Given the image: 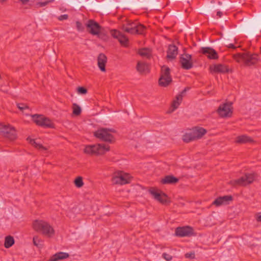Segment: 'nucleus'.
<instances>
[{
	"mask_svg": "<svg viewBox=\"0 0 261 261\" xmlns=\"http://www.w3.org/2000/svg\"><path fill=\"white\" fill-rule=\"evenodd\" d=\"M261 29V19L254 18L243 22L241 27V32L249 37H254Z\"/></svg>",
	"mask_w": 261,
	"mask_h": 261,
	"instance_id": "f257e3e1",
	"label": "nucleus"
},
{
	"mask_svg": "<svg viewBox=\"0 0 261 261\" xmlns=\"http://www.w3.org/2000/svg\"><path fill=\"white\" fill-rule=\"evenodd\" d=\"M33 229L47 237H51L55 234V230L48 222L41 219H36L32 222Z\"/></svg>",
	"mask_w": 261,
	"mask_h": 261,
	"instance_id": "f03ea898",
	"label": "nucleus"
},
{
	"mask_svg": "<svg viewBox=\"0 0 261 261\" xmlns=\"http://www.w3.org/2000/svg\"><path fill=\"white\" fill-rule=\"evenodd\" d=\"M121 29L130 34L143 35L146 30V27L137 21L127 20L122 25Z\"/></svg>",
	"mask_w": 261,
	"mask_h": 261,
	"instance_id": "7ed1b4c3",
	"label": "nucleus"
},
{
	"mask_svg": "<svg viewBox=\"0 0 261 261\" xmlns=\"http://www.w3.org/2000/svg\"><path fill=\"white\" fill-rule=\"evenodd\" d=\"M110 150V146L104 144L88 145L85 146L84 150L85 153L91 155H99L105 153Z\"/></svg>",
	"mask_w": 261,
	"mask_h": 261,
	"instance_id": "20e7f679",
	"label": "nucleus"
},
{
	"mask_svg": "<svg viewBox=\"0 0 261 261\" xmlns=\"http://www.w3.org/2000/svg\"><path fill=\"white\" fill-rule=\"evenodd\" d=\"M257 55H251L249 52L237 53L233 55V58L237 62L244 61L246 65L250 66L256 64L258 61Z\"/></svg>",
	"mask_w": 261,
	"mask_h": 261,
	"instance_id": "39448f33",
	"label": "nucleus"
},
{
	"mask_svg": "<svg viewBox=\"0 0 261 261\" xmlns=\"http://www.w3.org/2000/svg\"><path fill=\"white\" fill-rule=\"evenodd\" d=\"M33 121L38 126L44 128L55 127V124L48 118L43 115L35 114L32 115Z\"/></svg>",
	"mask_w": 261,
	"mask_h": 261,
	"instance_id": "423d86ee",
	"label": "nucleus"
},
{
	"mask_svg": "<svg viewBox=\"0 0 261 261\" xmlns=\"http://www.w3.org/2000/svg\"><path fill=\"white\" fill-rule=\"evenodd\" d=\"M33 121L38 126L44 128L55 127V124L48 118L43 115L35 114L32 115Z\"/></svg>",
	"mask_w": 261,
	"mask_h": 261,
	"instance_id": "0eeeda50",
	"label": "nucleus"
},
{
	"mask_svg": "<svg viewBox=\"0 0 261 261\" xmlns=\"http://www.w3.org/2000/svg\"><path fill=\"white\" fill-rule=\"evenodd\" d=\"M172 81L170 75V69L164 65L161 67V76L159 80V84L160 86L166 87L168 86Z\"/></svg>",
	"mask_w": 261,
	"mask_h": 261,
	"instance_id": "6e6552de",
	"label": "nucleus"
},
{
	"mask_svg": "<svg viewBox=\"0 0 261 261\" xmlns=\"http://www.w3.org/2000/svg\"><path fill=\"white\" fill-rule=\"evenodd\" d=\"M256 176V175L255 173L246 174L244 176L237 179L231 180L230 184L234 187L237 186H244L253 182Z\"/></svg>",
	"mask_w": 261,
	"mask_h": 261,
	"instance_id": "1a4fd4ad",
	"label": "nucleus"
},
{
	"mask_svg": "<svg viewBox=\"0 0 261 261\" xmlns=\"http://www.w3.org/2000/svg\"><path fill=\"white\" fill-rule=\"evenodd\" d=\"M94 136L96 138L109 143H113L115 142V138L114 136L110 133H108L104 127L100 128L95 131L94 133Z\"/></svg>",
	"mask_w": 261,
	"mask_h": 261,
	"instance_id": "9d476101",
	"label": "nucleus"
},
{
	"mask_svg": "<svg viewBox=\"0 0 261 261\" xmlns=\"http://www.w3.org/2000/svg\"><path fill=\"white\" fill-rule=\"evenodd\" d=\"M87 31L93 35H97L98 37H101L102 33H100L101 29V25L95 20L89 19L86 24Z\"/></svg>",
	"mask_w": 261,
	"mask_h": 261,
	"instance_id": "9b49d317",
	"label": "nucleus"
},
{
	"mask_svg": "<svg viewBox=\"0 0 261 261\" xmlns=\"http://www.w3.org/2000/svg\"><path fill=\"white\" fill-rule=\"evenodd\" d=\"M0 134L11 140H14L16 138L15 128L10 125L0 124Z\"/></svg>",
	"mask_w": 261,
	"mask_h": 261,
	"instance_id": "f8f14e48",
	"label": "nucleus"
},
{
	"mask_svg": "<svg viewBox=\"0 0 261 261\" xmlns=\"http://www.w3.org/2000/svg\"><path fill=\"white\" fill-rule=\"evenodd\" d=\"M181 67L185 70H189L193 67L192 55L188 54L181 55L179 58Z\"/></svg>",
	"mask_w": 261,
	"mask_h": 261,
	"instance_id": "ddd939ff",
	"label": "nucleus"
},
{
	"mask_svg": "<svg viewBox=\"0 0 261 261\" xmlns=\"http://www.w3.org/2000/svg\"><path fill=\"white\" fill-rule=\"evenodd\" d=\"M221 117H229L232 113V103H225L220 105L217 111Z\"/></svg>",
	"mask_w": 261,
	"mask_h": 261,
	"instance_id": "4468645a",
	"label": "nucleus"
},
{
	"mask_svg": "<svg viewBox=\"0 0 261 261\" xmlns=\"http://www.w3.org/2000/svg\"><path fill=\"white\" fill-rule=\"evenodd\" d=\"M149 192L155 200L162 204H166L170 201L167 195L163 192L159 193L153 188L150 189Z\"/></svg>",
	"mask_w": 261,
	"mask_h": 261,
	"instance_id": "2eb2a0df",
	"label": "nucleus"
},
{
	"mask_svg": "<svg viewBox=\"0 0 261 261\" xmlns=\"http://www.w3.org/2000/svg\"><path fill=\"white\" fill-rule=\"evenodd\" d=\"M111 35L116 39H117L121 45L127 47L128 45V38L119 31L113 29L110 31Z\"/></svg>",
	"mask_w": 261,
	"mask_h": 261,
	"instance_id": "dca6fc26",
	"label": "nucleus"
},
{
	"mask_svg": "<svg viewBox=\"0 0 261 261\" xmlns=\"http://www.w3.org/2000/svg\"><path fill=\"white\" fill-rule=\"evenodd\" d=\"M175 234L179 237H191L194 234V230L189 226L178 227L175 229Z\"/></svg>",
	"mask_w": 261,
	"mask_h": 261,
	"instance_id": "f3484780",
	"label": "nucleus"
},
{
	"mask_svg": "<svg viewBox=\"0 0 261 261\" xmlns=\"http://www.w3.org/2000/svg\"><path fill=\"white\" fill-rule=\"evenodd\" d=\"M233 200V197L231 195H225L217 197L212 203V205L216 206H220L223 205L229 204Z\"/></svg>",
	"mask_w": 261,
	"mask_h": 261,
	"instance_id": "a211bd4d",
	"label": "nucleus"
},
{
	"mask_svg": "<svg viewBox=\"0 0 261 261\" xmlns=\"http://www.w3.org/2000/svg\"><path fill=\"white\" fill-rule=\"evenodd\" d=\"M209 70L212 73H226L229 72L228 66L222 64H218L210 66Z\"/></svg>",
	"mask_w": 261,
	"mask_h": 261,
	"instance_id": "6ab92c4d",
	"label": "nucleus"
},
{
	"mask_svg": "<svg viewBox=\"0 0 261 261\" xmlns=\"http://www.w3.org/2000/svg\"><path fill=\"white\" fill-rule=\"evenodd\" d=\"M200 52L204 55H207L209 59L216 60L219 58L217 51L210 47H202Z\"/></svg>",
	"mask_w": 261,
	"mask_h": 261,
	"instance_id": "aec40b11",
	"label": "nucleus"
},
{
	"mask_svg": "<svg viewBox=\"0 0 261 261\" xmlns=\"http://www.w3.org/2000/svg\"><path fill=\"white\" fill-rule=\"evenodd\" d=\"M136 69L141 74H147L150 72L148 64L144 62L138 61L136 65Z\"/></svg>",
	"mask_w": 261,
	"mask_h": 261,
	"instance_id": "412c9836",
	"label": "nucleus"
},
{
	"mask_svg": "<svg viewBox=\"0 0 261 261\" xmlns=\"http://www.w3.org/2000/svg\"><path fill=\"white\" fill-rule=\"evenodd\" d=\"M107 62V57L103 53H100L97 58V64L99 69L102 71L105 72L106 65Z\"/></svg>",
	"mask_w": 261,
	"mask_h": 261,
	"instance_id": "4be33fe9",
	"label": "nucleus"
},
{
	"mask_svg": "<svg viewBox=\"0 0 261 261\" xmlns=\"http://www.w3.org/2000/svg\"><path fill=\"white\" fill-rule=\"evenodd\" d=\"M167 58L173 60L176 58L178 54V47L174 44H170L167 50Z\"/></svg>",
	"mask_w": 261,
	"mask_h": 261,
	"instance_id": "5701e85b",
	"label": "nucleus"
},
{
	"mask_svg": "<svg viewBox=\"0 0 261 261\" xmlns=\"http://www.w3.org/2000/svg\"><path fill=\"white\" fill-rule=\"evenodd\" d=\"M112 181L114 184L124 185L129 182V179L121 174L118 176H114L112 178Z\"/></svg>",
	"mask_w": 261,
	"mask_h": 261,
	"instance_id": "b1692460",
	"label": "nucleus"
},
{
	"mask_svg": "<svg viewBox=\"0 0 261 261\" xmlns=\"http://www.w3.org/2000/svg\"><path fill=\"white\" fill-rule=\"evenodd\" d=\"M191 130L196 140L201 138L207 133L206 129L200 126H195Z\"/></svg>",
	"mask_w": 261,
	"mask_h": 261,
	"instance_id": "393cba45",
	"label": "nucleus"
},
{
	"mask_svg": "<svg viewBox=\"0 0 261 261\" xmlns=\"http://www.w3.org/2000/svg\"><path fill=\"white\" fill-rule=\"evenodd\" d=\"M117 4L114 3L113 0H107L102 4L101 9L105 12H107L113 9L117 6Z\"/></svg>",
	"mask_w": 261,
	"mask_h": 261,
	"instance_id": "a878e982",
	"label": "nucleus"
},
{
	"mask_svg": "<svg viewBox=\"0 0 261 261\" xmlns=\"http://www.w3.org/2000/svg\"><path fill=\"white\" fill-rule=\"evenodd\" d=\"M69 255L68 253L59 252L53 255L47 261H58L68 258Z\"/></svg>",
	"mask_w": 261,
	"mask_h": 261,
	"instance_id": "bb28decb",
	"label": "nucleus"
},
{
	"mask_svg": "<svg viewBox=\"0 0 261 261\" xmlns=\"http://www.w3.org/2000/svg\"><path fill=\"white\" fill-rule=\"evenodd\" d=\"M235 142L238 144H246L253 143L254 140L252 138L247 135H241L236 138Z\"/></svg>",
	"mask_w": 261,
	"mask_h": 261,
	"instance_id": "cd10ccee",
	"label": "nucleus"
},
{
	"mask_svg": "<svg viewBox=\"0 0 261 261\" xmlns=\"http://www.w3.org/2000/svg\"><path fill=\"white\" fill-rule=\"evenodd\" d=\"M179 179L177 177L172 175H166L161 180L162 184H174L178 181Z\"/></svg>",
	"mask_w": 261,
	"mask_h": 261,
	"instance_id": "c85d7f7f",
	"label": "nucleus"
},
{
	"mask_svg": "<svg viewBox=\"0 0 261 261\" xmlns=\"http://www.w3.org/2000/svg\"><path fill=\"white\" fill-rule=\"evenodd\" d=\"M138 54L142 57L150 59L152 57V50L149 48H141L138 50Z\"/></svg>",
	"mask_w": 261,
	"mask_h": 261,
	"instance_id": "c756f323",
	"label": "nucleus"
},
{
	"mask_svg": "<svg viewBox=\"0 0 261 261\" xmlns=\"http://www.w3.org/2000/svg\"><path fill=\"white\" fill-rule=\"evenodd\" d=\"M140 6H148L150 8L158 9L161 7L158 2L155 0H150L149 2H146V3H140Z\"/></svg>",
	"mask_w": 261,
	"mask_h": 261,
	"instance_id": "7c9ffc66",
	"label": "nucleus"
},
{
	"mask_svg": "<svg viewBox=\"0 0 261 261\" xmlns=\"http://www.w3.org/2000/svg\"><path fill=\"white\" fill-rule=\"evenodd\" d=\"M182 140L184 142L186 143H189L190 142L196 140L192 130L190 132L186 133L183 135Z\"/></svg>",
	"mask_w": 261,
	"mask_h": 261,
	"instance_id": "2f4dec72",
	"label": "nucleus"
},
{
	"mask_svg": "<svg viewBox=\"0 0 261 261\" xmlns=\"http://www.w3.org/2000/svg\"><path fill=\"white\" fill-rule=\"evenodd\" d=\"M215 7L212 5H211L203 6L199 8L198 10L201 14H207L212 13Z\"/></svg>",
	"mask_w": 261,
	"mask_h": 261,
	"instance_id": "473e14b6",
	"label": "nucleus"
},
{
	"mask_svg": "<svg viewBox=\"0 0 261 261\" xmlns=\"http://www.w3.org/2000/svg\"><path fill=\"white\" fill-rule=\"evenodd\" d=\"M14 243L15 240L12 236H6L5 238L4 246L6 248H9L14 244Z\"/></svg>",
	"mask_w": 261,
	"mask_h": 261,
	"instance_id": "72a5a7b5",
	"label": "nucleus"
},
{
	"mask_svg": "<svg viewBox=\"0 0 261 261\" xmlns=\"http://www.w3.org/2000/svg\"><path fill=\"white\" fill-rule=\"evenodd\" d=\"M30 143L34 146L35 148L40 150H46L47 149L43 146L42 144L37 143L34 139H31Z\"/></svg>",
	"mask_w": 261,
	"mask_h": 261,
	"instance_id": "f704fd0d",
	"label": "nucleus"
},
{
	"mask_svg": "<svg viewBox=\"0 0 261 261\" xmlns=\"http://www.w3.org/2000/svg\"><path fill=\"white\" fill-rule=\"evenodd\" d=\"M82 112L81 108L77 104L74 103L73 105V114L75 116H79Z\"/></svg>",
	"mask_w": 261,
	"mask_h": 261,
	"instance_id": "c9c22d12",
	"label": "nucleus"
},
{
	"mask_svg": "<svg viewBox=\"0 0 261 261\" xmlns=\"http://www.w3.org/2000/svg\"><path fill=\"white\" fill-rule=\"evenodd\" d=\"M33 242L34 245L38 247H41L42 246L43 241L37 236L34 237Z\"/></svg>",
	"mask_w": 261,
	"mask_h": 261,
	"instance_id": "e433bc0d",
	"label": "nucleus"
},
{
	"mask_svg": "<svg viewBox=\"0 0 261 261\" xmlns=\"http://www.w3.org/2000/svg\"><path fill=\"white\" fill-rule=\"evenodd\" d=\"M74 183L77 188H81L84 185L82 177H81V176L77 177L74 179Z\"/></svg>",
	"mask_w": 261,
	"mask_h": 261,
	"instance_id": "4c0bfd02",
	"label": "nucleus"
},
{
	"mask_svg": "<svg viewBox=\"0 0 261 261\" xmlns=\"http://www.w3.org/2000/svg\"><path fill=\"white\" fill-rule=\"evenodd\" d=\"M54 0H48L43 2H37L36 4V6L37 7H42L45 6L49 3L53 2Z\"/></svg>",
	"mask_w": 261,
	"mask_h": 261,
	"instance_id": "58836bf2",
	"label": "nucleus"
},
{
	"mask_svg": "<svg viewBox=\"0 0 261 261\" xmlns=\"http://www.w3.org/2000/svg\"><path fill=\"white\" fill-rule=\"evenodd\" d=\"M189 89V87H186L181 92L180 94H179L178 95H177L176 96V98L177 99V100H180V102H181V101L182 100V96H183V95L186 92V91L187 90H188Z\"/></svg>",
	"mask_w": 261,
	"mask_h": 261,
	"instance_id": "ea45409f",
	"label": "nucleus"
},
{
	"mask_svg": "<svg viewBox=\"0 0 261 261\" xmlns=\"http://www.w3.org/2000/svg\"><path fill=\"white\" fill-rule=\"evenodd\" d=\"M77 91L78 93L81 94H86L88 92L87 89L84 87H78Z\"/></svg>",
	"mask_w": 261,
	"mask_h": 261,
	"instance_id": "a19ab883",
	"label": "nucleus"
},
{
	"mask_svg": "<svg viewBox=\"0 0 261 261\" xmlns=\"http://www.w3.org/2000/svg\"><path fill=\"white\" fill-rule=\"evenodd\" d=\"M76 29L79 31H83L84 30V27L82 23L79 21H76Z\"/></svg>",
	"mask_w": 261,
	"mask_h": 261,
	"instance_id": "79ce46f5",
	"label": "nucleus"
},
{
	"mask_svg": "<svg viewBox=\"0 0 261 261\" xmlns=\"http://www.w3.org/2000/svg\"><path fill=\"white\" fill-rule=\"evenodd\" d=\"M185 256L187 258L194 259L195 257L194 251L186 253Z\"/></svg>",
	"mask_w": 261,
	"mask_h": 261,
	"instance_id": "37998d69",
	"label": "nucleus"
},
{
	"mask_svg": "<svg viewBox=\"0 0 261 261\" xmlns=\"http://www.w3.org/2000/svg\"><path fill=\"white\" fill-rule=\"evenodd\" d=\"M17 108L21 111H23L24 110L26 109H29V107L22 103H19L17 104Z\"/></svg>",
	"mask_w": 261,
	"mask_h": 261,
	"instance_id": "c03bdc74",
	"label": "nucleus"
},
{
	"mask_svg": "<svg viewBox=\"0 0 261 261\" xmlns=\"http://www.w3.org/2000/svg\"><path fill=\"white\" fill-rule=\"evenodd\" d=\"M179 100H177L176 98L175 100H174L172 103V107L173 108L172 111L175 110L177 109L178 107V106L180 104V102H179Z\"/></svg>",
	"mask_w": 261,
	"mask_h": 261,
	"instance_id": "a18cd8bd",
	"label": "nucleus"
},
{
	"mask_svg": "<svg viewBox=\"0 0 261 261\" xmlns=\"http://www.w3.org/2000/svg\"><path fill=\"white\" fill-rule=\"evenodd\" d=\"M162 257L167 261L171 260L172 259V256L167 253H163Z\"/></svg>",
	"mask_w": 261,
	"mask_h": 261,
	"instance_id": "49530a36",
	"label": "nucleus"
},
{
	"mask_svg": "<svg viewBox=\"0 0 261 261\" xmlns=\"http://www.w3.org/2000/svg\"><path fill=\"white\" fill-rule=\"evenodd\" d=\"M0 90L5 93H9V88L7 86H1L0 87Z\"/></svg>",
	"mask_w": 261,
	"mask_h": 261,
	"instance_id": "de8ad7c7",
	"label": "nucleus"
},
{
	"mask_svg": "<svg viewBox=\"0 0 261 261\" xmlns=\"http://www.w3.org/2000/svg\"><path fill=\"white\" fill-rule=\"evenodd\" d=\"M68 18V15L67 14H63V15H60L58 17V19L60 20H63L67 19Z\"/></svg>",
	"mask_w": 261,
	"mask_h": 261,
	"instance_id": "09e8293b",
	"label": "nucleus"
},
{
	"mask_svg": "<svg viewBox=\"0 0 261 261\" xmlns=\"http://www.w3.org/2000/svg\"><path fill=\"white\" fill-rule=\"evenodd\" d=\"M230 6V4L227 2H224L223 6H221L220 9L222 10H224L226 8H228Z\"/></svg>",
	"mask_w": 261,
	"mask_h": 261,
	"instance_id": "8fccbe9b",
	"label": "nucleus"
},
{
	"mask_svg": "<svg viewBox=\"0 0 261 261\" xmlns=\"http://www.w3.org/2000/svg\"><path fill=\"white\" fill-rule=\"evenodd\" d=\"M108 132V133H116V130L114 128H104Z\"/></svg>",
	"mask_w": 261,
	"mask_h": 261,
	"instance_id": "3c124183",
	"label": "nucleus"
},
{
	"mask_svg": "<svg viewBox=\"0 0 261 261\" xmlns=\"http://www.w3.org/2000/svg\"><path fill=\"white\" fill-rule=\"evenodd\" d=\"M216 15L218 17H221L222 16V15H223V13L221 11H220V10L217 11Z\"/></svg>",
	"mask_w": 261,
	"mask_h": 261,
	"instance_id": "603ef678",
	"label": "nucleus"
},
{
	"mask_svg": "<svg viewBox=\"0 0 261 261\" xmlns=\"http://www.w3.org/2000/svg\"><path fill=\"white\" fill-rule=\"evenodd\" d=\"M227 46L229 48H233V49H236L237 48V47L235 46L234 45V44L232 43L229 44L228 45H227Z\"/></svg>",
	"mask_w": 261,
	"mask_h": 261,
	"instance_id": "864d4df0",
	"label": "nucleus"
},
{
	"mask_svg": "<svg viewBox=\"0 0 261 261\" xmlns=\"http://www.w3.org/2000/svg\"><path fill=\"white\" fill-rule=\"evenodd\" d=\"M255 219L257 222H261V215H256L255 217Z\"/></svg>",
	"mask_w": 261,
	"mask_h": 261,
	"instance_id": "5fc2aeb1",
	"label": "nucleus"
},
{
	"mask_svg": "<svg viewBox=\"0 0 261 261\" xmlns=\"http://www.w3.org/2000/svg\"><path fill=\"white\" fill-rule=\"evenodd\" d=\"M176 15L177 16V17L179 18V19H182V18H183V15L182 13H177L176 14Z\"/></svg>",
	"mask_w": 261,
	"mask_h": 261,
	"instance_id": "6e6d98bb",
	"label": "nucleus"
},
{
	"mask_svg": "<svg viewBox=\"0 0 261 261\" xmlns=\"http://www.w3.org/2000/svg\"><path fill=\"white\" fill-rule=\"evenodd\" d=\"M19 1L20 2H21V3L23 4H27L29 1V0H19Z\"/></svg>",
	"mask_w": 261,
	"mask_h": 261,
	"instance_id": "4d7b16f0",
	"label": "nucleus"
},
{
	"mask_svg": "<svg viewBox=\"0 0 261 261\" xmlns=\"http://www.w3.org/2000/svg\"><path fill=\"white\" fill-rule=\"evenodd\" d=\"M150 0H141V3H146V2H149Z\"/></svg>",
	"mask_w": 261,
	"mask_h": 261,
	"instance_id": "13d9d810",
	"label": "nucleus"
},
{
	"mask_svg": "<svg viewBox=\"0 0 261 261\" xmlns=\"http://www.w3.org/2000/svg\"><path fill=\"white\" fill-rule=\"evenodd\" d=\"M81 1L82 2V4H85L84 0H81Z\"/></svg>",
	"mask_w": 261,
	"mask_h": 261,
	"instance_id": "bf43d9fd",
	"label": "nucleus"
},
{
	"mask_svg": "<svg viewBox=\"0 0 261 261\" xmlns=\"http://www.w3.org/2000/svg\"><path fill=\"white\" fill-rule=\"evenodd\" d=\"M7 0H1V3H4L5 2H6Z\"/></svg>",
	"mask_w": 261,
	"mask_h": 261,
	"instance_id": "052dcab7",
	"label": "nucleus"
},
{
	"mask_svg": "<svg viewBox=\"0 0 261 261\" xmlns=\"http://www.w3.org/2000/svg\"><path fill=\"white\" fill-rule=\"evenodd\" d=\"M219 5H221L222 4V3L221 2H218Z\"/></svg>",
	"mask_w": 261,
	"mask_h": 261,
	"instance_id": "680f3d73",
	"label": "nucleus"
},
{
	"mask_svg": "<svg viewBox=\"0 0 261 261\" xmlns=\"http://www.w3.org/2000/svg\"><path fill=\"white\" fill-rule=\"evenodd\" d=\"M260 32H261V30H260Z\"/></svg>",
	"mask_w": 261,
	"mask_h": 261,
	"instance_id": "e2e57ef3",
	"label": "nucleus"
}]
</instances>
